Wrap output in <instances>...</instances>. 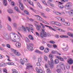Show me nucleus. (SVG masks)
<instances>
[{"label":"nucleus","instance_id":"f257e3e1","mask_svg":"<svg viewBox=\"0 0 73 73\" xmlns=\"http://www.w3.org/2000/svg\"><path fill=\"white\" fill-rule=\"evenodd\" d=\"M9 36L10 37V40L11 41H13V40L12 39L11 37H13L15 38H16L17 41H20L21 40V38H20V36L14 32L10 33Z\"/></svg>","mask_w":73,"mask_h":73},{"label":"nucleus","instance_id":"f03ea898","mask_svg":"<svg viewBox=\"0 0 73 73\" xmlns=\"http://www.w3.org/2000/svg\"><path fill=\"white\" fill-rule=\"evenodd\" d=\"M49 58L50 59L51 62L49 60L48 61V65H50V66L51 67H53V66H54V63L53 60V56L52 55V54H50L49 55Z\"/></svg>","mask_w":73,"mask_h":73},{"label":"nucleus","instance_id":"7ed1b4c3","mask_svg":"<svg viewBox=\"0 0 73 73\" xmlns=\"http://www.w3.org/2000/svg\"><path fill=\"white\" fill-rule=\"evenodd\" d=\"M34 46V45L32 43H29L27 44V48L29 51H32Z\"/></svg>","mask_w":73,"mask_h":73},{"label":"nucleus","instance_id":"20e7f679","mask_svg":"<svg viewBox=\"0 0 73 73\" xmlns=\"http://www.w3.org/2000/svg\"><path fill=\"white\" fill-rule=\"evenodd\" d=\"M42 30L43 33L42 32L40 33V36L42 38L45 37H46V32H44L45 31V29L44 28L42 29Z\"/></svg>","mask_w":73,"mask_h":73},{"label":"nucleus","instance_id":"39448f33","mask_svg":"<svg viewBox=\"0 0 73 73\" xmlns=\"http://www.w3.org/2000/svg\"><path fill=\"white\" fill-rule=\"evenodd\" d=\"M11 50L12 52L14 53L17 56H20L21 55L20 53L17 51V50H16L13 48H11Z\"/></svg>","mask_w":73,"mask_h":73},{"label":"nucleus","instance_id":"423d86ee","mask_svg":"<svg viewBox=\"0 0 73 73\" xmlns=\"http://www.w3.org/2000/svg\"><path fill=\"white\" fill-rule=\"evenodd\" d=\"M72 6V4L70 2L67 3L64 6V8L66 9H68L69 8H70Z\"/></svg>","mask_w":73,"mask_h":73},{"label":"nucleus","instance_id":"0eeeda50","mask_svg":"<svg viewBox=\"0 0 73 73\" xmlns=\"http://www.w3.org/2000/svg\"><path fill=\"white\" fill-rule=\"evenodd\" d=\"M51 23L52 25H58L59 26L61 25V23L56 21H51Z\"/></svg>","mask_w":73,"mask_h":73},{"label":"nucleus","instance_id":"6e6552de","mask_svg":"<svg viewBox=\"0 0 73 73\" xmlns=\"http://www.w3.org/2000/svg\"><path fill=\"white\" fill-rule=\"evenodd\" d=\"M26 65L27 66L26 69H33V66L31 65L30 63L26 64Z\"/></svg>","mask_w":73,"mask_h":73},{"label":"nucleus","instance_id":"1a4fd4ad","mask_svg":"<svg viewBox=\"0 0 73 73\" xmlns=\"http://www.w3.org/2000/svg\"><path fill=\"white\" fill-rule=\"evenodd\" d=\"M19 7L21 10L23 11L24 9V6H23V4L20 2H19Z\"/></svg>","mask_w":73,"mask_h":73},{"label":"nucleus","instance_id":"9d476101","mask_svg":"<svg viewBox=\"0 0 73 73\" xmlns=\"http://www.w3.org/2000/svg\"><path fill=\"white\" fill-rule=\"evenodd\" d=\"M44 26H45V27H48L49 29H50V30H52V31H54V32H56V29L50 26H48L46 25H45Z\"/></svg>","mask_w":73,"mask_h":73},{"label":"nucleus","instance_id":"9b49d317","mask_svg":"<svg viewBox=\"0 0 73 73\" xmlns=\"http://www.w3.org/2000/svg\"><path fill=\"white\" fill-rule=\"evenodd\" d=\"M58 7L62 9L64 8V6L63 5H61V4H62V3L60 2H58Z\"/></svg>","mask_w":73,"mask_h":73},{"label":"nucleus","instance_id":"f8f14e48","mask_svg":"<svg viewBox=\"0 0 73 73\" xmlns=\"http://www.w3.org/2000/svg\"><path fill=\"white\" fill-rule=\"evenodd\" d=\"M15 46L17 48H20L21 46V44L20 42H17L15 44Z\"/></svg>","mask_w":73,"mask_h":73},{"label":"nucleus","instance_id":"ddd939ff","mask_svg":"<svg viewBox=\"0 0 73 73\" xmlns=\"http://www.w3.org/2000/svg\"><path fill=\"white\" fill-rule=\"evenodd\" d=\"M69 48V47H68V45L66 44V47L64 48H62L63 50L64 51H67L68 50Z\"/></svg>","mask_w":73,"mask_h":73},{"label":"nucleus","instance_id":"4468645a","mask_svg":"<svg viewBox=\"0 0 73 73\" xmlns=\"http://www.w3.org/2000/svg\"><path fill=\"white\" fill-rule=\"evenodd\" d=\"M35 16L37 17V19L39 21H42V19L41 18V17L39 16L38 15H35Z\"/></svg>","mask_w":73,"mask_h":73},{"label":"nucleus","instance_id":"2eb2a0df","mask_svg":"<svg viewBox=\"0 0 73 73\" xmlns=\"http://www.w3.org/2000/svg\"><path fill=\"white\" fill-rule=\"evenodd\" d=\"M26 28L28 32H29L30 31L29 29L31 30V31H34V29L32 27H27Z\"/></svg>","mask_w":73,"mask_h":73},{"label":"nucleus","instance_id":"dca6fc26","mask_svg":"<svg viewBox=\"0 0 73 73\" xmlns=\"http://www.w3.org/2000/svg\"><path fill=\"white\" fill-rule=\"evenodd\" d=\"M68 62L70 64H72L73 63V60L71 58L69 59L68 60Z\"/></svg>","mask_w":73,"mask_h":73},{"label":"nucleus","instance_id":"f3484780","mask_svg":"<svg viewBox=\"0 0 73 73\" xmlns=\"http://www.w3.org/2000/svg\"><path fill=\"white\" fill-rule=\"evenodd\" d=\"M69 14L70 16H73V10H71L69 12Z\"/></svg>","mask_w":73,"mask_h":73},{"label":"nucleus","instance_id":"a211bd4d","mask_svg":"<svg viewBox=\"0 0 73 73\" xmlns=\"http://www.w3.org/2000/svg\"><path fill=\"white\" fill-rule=\"evenodd\" d=\"M3 36L5 37L6 39H8L9 38V36H8V34L7 33H5L3 34Z\"/></svg>","mask_w":73,"mask_h":73},{"label":"nucleus","instance_id":"6ab92c4d","mask_svg":"<svg viewBox=\"0 0 73 73\" xmlns=\"http://www.w3.org/2000/svg\"><path fill=\"white\" fill-rule=\"evenodd\" d=\"M35 52L36 53H38V54H43V52H42L38 50H36L35 51Z\"/></svg>","mask_w":73,"mask_h":73},{"label":"nucleus","instance_id":"aec40b11","mask_svg":"<svg viewBox=\"0 0 73 73\" xmlns=\"http://www.w3.org/2000/svg\"><path fill=\"white\" fill-rule=\"evenodd\" d=\"M56 58H58V59L60 61H64V59H63L60 56H57Z\"/></svg>","mask_w":73,"mask_h":73},{"label":"nucleus","instance_id":"412c9836","mask_svg":"<svg viewBox=\"0 0 73 73\" xmlns=\"http://www.w3.org/2000/svg\"><path fill=\"white\" fill-rule=\"evenodd\" d=\"M7 66V64L4 63H1L0 64V66L3 67V66L5 67V66Z\"/></svg>","mask_w":73,"mask_h":73},{"label":"nucleus","instance_id":"4be33fe9","mask_svg":"<svg viewBox=\"0 0 73 73\" xmlns=\"http://www.w3.org/2000/svg\"><path fill=\"white\" fill-rule=\"evenodd\" d=\"M6 64L9 65H15L14 63L12 62H7Z\"/></svg>","mask_w":73,"mask_h":73},{"label":"nucleus","instance_id":"5701e85b","mask_svg":"<svg viewBox=\"0 0 73 73\" xmlns=\"http://www.w3.org/2000/svg\"><path fill=\"white\" fill-rule=\"evenodd\" d=\"M56 18L58 20H60V21H64V19L60 18V17H56Z\"/></svg>","mask_w":73,"mask_h":73},{"label":"nucleus","instance_id":"b1692460","mask_svg":"<svg viewBox=\"0 0 73 73\" xmlns=\"http://www.w3.org/2000/svg\"><path fill=\"white\" fill-rule=\"evenodd\" d=\"M7 29L8 31H11L12 30V29L11 28V26L9 25H7Z\"/></svg>","mask_w":73,"mask_h":73},{"label":"nucleus","instance_id":"393cba45","mask_svg":"<svg viewBox=\"0 0 73 73\" xmlns=\"http://www.w3.org/2000/svg\"><path fill=\"white\" fill-rule=\"evenodd\" d=\"M49 52V48H46L44 50L45 53H48Z\"/></svg>","mask_w":73,"mask_h":73},{"label":"nucleus","instance_id":"a878e982","mask_svg":"<svg viewBox=\"0 0 73 73\" xmlns=\"http://www.w3.org/2000/svg\"><path fill=\"white\" fill-rule=\"evenodd\" d=\"M53 12L55 14H56V15H60L61 14V13L56 11H53Z\"/></svg>","mask_w":73,"mask_h":73},{"label":"nucleus","instance_id":"bb28decb","mask_svg":"<svg viewBox=\"0 0 73 73\" xmlns=\"http://www.w3.org/2000/svg\"><path fill=\"white\" fill-rule=\"evenodd\" d=\"M42 23H44V24H46L47 25H49V23H48L45 20H42Z\"/></svg>","mask_w":73,"mask_h":73},{"label":"nucleus","instance_id":"cd10ccee","mask_svg":"<svg viewBox=\"0 0 73 73\" xmlns=\"http://www.w3.org/2000/svg\"><path fill=\"white\" fill-rule=\"evenodd\" d=\"M3 1L4 6H7V0H3Z\"/></svg>","mask_w":73,"mask_h":73},{"label":"nucleus","instance_id":"c85d7f7f","mask_svg":"<svg viewBox=\"0 0 73 73\" xmlns=\"http://www.w3.org/2000/svg\"><path fill=\"white\" fill-rule=\"evenodd\" d=\"M29 37L30 40H33V36H32V35H29Z\"/></svg>","mask_w":73,"mask_h":73},{"label":"nucleus","instance_id":"c756f323","mask_svg":"<svg viewBox=\"0 0 73 73\" xmlns=\"http://www.w3.org/2000/svg\"><path fill=\"white\" fill-rule=\"evenodd\" d=\"M41 27V26L40 25H38L36 26V29L38 31H39L40 30V28Z\"/></svg>","mask_w":73,"mask_h":73},{"label":"nucleus","instance_id":"7c9ffc66","mask_svg":"<svg viewBox=\"0 0 73 73\" xmlns=\"http://www.w3.org/2000/svg\"><path fill=\"white\" fill-rule=\"evenodd\" d=\"M48 65H49V66H50L51 68H53V67H51L50 66V65L48 64H48H45V68H46V69H48V68H49V66H48Z\"/></svg>","mask_w":73,"mask_h":73},{"label":"nucleus","instance_id":"2f4dec72","mask_svg":"<svg viewBox=\"0 0 73 73\" xmlns=\"http://www.w3.org/2000/svg\"><path fill=\"white\" fill-rule=\"evenodd\" d=\"M15 9L17 12H18L19 13H21V12H20V11L19 10V9H18V8H17V7H15Z\"/></svg>","mask_w":73,"mask_h":73},{"label":"nucleus","instance_id":"473e14b6","mask_svg":"<svg viewBox=\"0 0 73 73\" xmlns=\"http://www.w3.org/2000/svg\"><path fill=\"white\" fill-rule=\"evenodd\" d=\"M27 1L29 4L30 5H33V2L31 1L30 0H27Z\"/></svg>","mask_w":73,"mask_h":73},{"label":"nucleus","instance_id":"72a5a7b5","mask_svg":"<svg viewBox=\"0 0 73 73\" xmlns=\"http://www.w3.org/2000/svg\"><path fill=\"white\" fill-rule=\"evenodd\" d=\"M44 61H48V58L46 56L44 55Z\"/></svg>","mask_w":73,"mask_h":73},{"label":"nucleus","instance_id":"f704fd0d","mask_svg":"<svg viewBox=\"0 0 73 73\" xmlns=\"http://www.w3.org/2000/svg\"><path fill=\"white\" fill-rule=\"evenodd\" d=\"M7 12L9 13H13V10L11 9H8L7 10Z\"/></svg>","mask_w":73,"mask_h":73},{"label":"nucleus","instance_id":"c9c22d12","mask_svg":"<svg viewBox=\"0 0 73 73\" xmlns=\"http://www.w3.org/2000/svg\"><path fill=\"white\" fill-rule=\"evenodd\" d=\"M20 62L21 63L22 65H23V64H24L25 62L24 60H23V59H21L20 60Z\"/></svg>","mask_w":73,"mask_h":73},{"label":"nucleus","instance_id":"e433bc0d","mask_svg":"<svg viewBox=\"0 0 73 73\" xmlns=\"http://www.w3.org/2000/svg\"><path fill=\"white\" fill-rule=\"evenodd\" d=\"M59 63V60L58 59H56L54 60V63L55 64H58Z\"/></svg>","mask_w":73,"mask_h":73},{"label":"nucleus","instance_id":"4c0bfd02","mask_svg":"<svg viewBox=\"0 0 73 73\" xmlns=\"http://www.w3.org/2000/svg\"><path fill=\"white\" fill-rule=\"evenodd\" d=\"M57 30L58 31H59L60 32H65V31L59 28H58Z\"/></svg>","mask_w":73,"mask_h":73},{"label":"nucleus","instance_id":"58836bf2","mask_svg":"<svg viewBox=\"0 0 73 73\" xmlns=\"http://www.w3.org/2000/svg\"><path fill=\"white\" fill-rule=\"evenodd\" d=\"M7 20L9 21V22H11L12 21V19H11V18L9 16H8L7 17Z\"/></svg>","mask_w":73,"mask_h":73},{"label":"nucleus","instance_id":"ea45409f","mask_svg":"<svg viewBox=\"0 0 73 73\" xmlns=\"http://www.w3.org/2000/svg\"><path fill=\"white\" fill-rule=\"evenodd\" d=\"M23 60L24 61V62H28V59L26 58H24L23 59Z\"/></svg>","mask_w":73,"mask_h":73},{"label":"nucleus","instance_id":"a19ab883","mask_svg":"<svg viewBox=\"0 0 73 73\" xmlns=\"http://www.w3.org/2000/svg\"><path fill=\"white\" fill-rule=\"evenodd\" d=\"M12 71L13 72L12 73H17V70L15 69H12Z\"/></svg>","mask_w":73,"mask_h":73},{"label":"nucleus","instance_id":"79ce46f5","mask_svg":"<svg viewBox=\"0 0 73 73\" xmlns=\"http://www.w3.org/2000/svg\"><path fill=\"white\" fill-rule=\"evenodd\" d=\"M66 66L67 69H69V68H70V66L69 65V64H66Z\"/></svg>","mask_w":73,"mask_h":73},{"label":"nucleus","instance_id":"37998d69","mask_svg":"<svg viewBox=\"0 0 73 73\" xmlns=\"http://www.w3.org/2000/svg\"><path fill=\"white\" fill-rule=\"evenodd\" d=\"M46 72L48 73H51V71L50 70L49 68H47V69Z\"/></svg>","mask_w":73,"mask_h":73},{"label":"nucleus","instance_id":"c03bdc74","mask_svg":"<svg viewBox=\"0 0 73 73\" xmlns=\"http://www.w3.org/2000/svg\"><path fill=\"white\" fill-rule=\"evenodd\" d=\"M37 72H39L40 73H43V71L41 69H39L38 71L37 70Z\"/></svg>","mask_w":73,"mask_h":73},{"label":"nucleus","instance_id":"a18cd8bd","mask_svg":"<svg viewBox=\"0 0 73 73\" xmlns=\"http://www.w3.org/2000/svg\"><path fill=\"white\" fill-rule=\"evenodd\" d=\"M37 5L38 7L40 8H41L42 9V6L40 4V3H39V2L38 3Z\"/></svg>","mask_w":73,"mask_h":73},{"label":"nucleus","instance_id":"49530a36","mask_svg":"<svg viewBox=\"0 0 73 73\" xmlns=\"http://www.w3.org/2000/svg\"><path fill=\"white\" fill-rule=\"evenodd\" d=\"M24 12L27 15H29V13L27 10H25Z\"/></svg>","mask_w":73,"mask_h":73},{"label":"nucleus","instance_id":"de8ad7c7","mask_svg":"<svg viewBox=\"0 0 73 73\" xmlns=\"http://www.w3.org/2000/svg\"><path fill=\"white\" fill-rule=\"evenodd\" d=\"M51 53L52 54H57V52L56 51L53 50L52 51Z\"/></svg>","mask_w":73,"mask_h":73},{"label":"nucleus","instance_id":"09e8293b","mask_svg":"<svg viewBox=\"0 0 73 73\" xmlns=\"http://www.w3.org/2000/svg\"><path fill=\"white\" fill-rule=\"evenodd\" d=\"M42 2L43 4H44V5H47V4H46V2H45V1L44 0H42Z\"/></svg>","mask_w":73,"mask_h":73},{"label":"nucleus","instance_id":"8fccbe9b","mask_svg":"<svg viewBox=\"0 0 73 73\" xmlns=\"http://www.w3.org/2000/svg\"><path fill=\"white\" fill-rule=\"evenodd\" d=\"M23 27H19L18 28V30L19 31H23Z\"/></svg>","mask_w":73,"mask_h":73},{"label":"nucleus","instance_id":"3c124183","mask_svg":"<svg viewBox=\"0 0 73 73\" xmlns=\"http://www.w3.org/2000/svg\"><path fill=\"white\" fill-rule=\"evenodd\" d=\"M3 72H4V73H8V72H7V70L5 68H3Z\"/></svg>","mask_w":73,"mask_h":73},{"label":"nucleus","instance_id":"603ef678","mask_svg":"<svg viewBox=\"0 0 73 73\" xmlns=\"http://www.w3.org/2000/svg\"><path fill=\"white\" fill-rule=\"evenodd\" d=\"M40 49L41 50H43L44 49V47L43 46H41L40 47Z\"/></svg>","mask_w":73,"mask_h":73},{"label":"nucleus","instance_id":"864d4df0","mask_svg":"<svg viewBox=\"0 0 73 73\" xmlns=\"http://www.w3.org/2000/svg\"><path fill=\"white\" fill-rule=\"evenodd\" d=\"M70 25V23L69 22H66L65 25H68L69 26Z\"/></svg>","mask_w":73,"mask_h":73},{"label":"nucleus","instance_id":"5fc2aeb1","mask_svg":"<svg viewBox=\"0 0 73 73\" xmlns=\"http://www.w3.org/2000/svg\"><path fill=\"white\" fill-rule=\"evenodd\" d=\"M53 46L54 48H57V46L55 44H53Z\"/></svg>","mask_w":73,"mask_h":73},{"label":"nucleus","instance_id":"6e6d98bb","mask_svg":"<svg viewBox=\"0 0 73 73\" xmlns=\"http://www.w3.org/2000/svg\"><path fill=\"white\" fill-rule=\"evenodd\" d=\"M47 46L48 47H49V48H51L52 47V45H50L49 44H47Z\"/></svg>","mask_w":73,"mask_h":73},{"label":"nucleus","instance_id":"4d7b16f0","mask_svg":"<svg viewBox=\"0 0 73 73\" xmlns=\"http://www.w3.org/2000/svg\"><path fill=\"white\" fill-rule=\"evenodd\" d=\"M52 27H53L55 29H56V30H57L58 28V27H57L56 26H52Z\"/></svg>","mask_w":73,"mask_h":73},{"label":"nucleus","instance_id":"13d9d810","mask_svg":"<svg viewBox=\"0 0 73 73\" xmlns=\"http://www.w3.org/2000/svg\"><path fill=\"white\" fill-rule=\"evenodd\" d=\"M23 29V30L25 32H27V30H26V29L25 28V27H24L23 26H22Z\"/></svg>","mask_w":73,"mask_h":73},{"label":"nucleus","instance_id":"bf43d9fd","mask_svg":"<svg viewBox=\"0 0 73 73\" xmlns=\"http://www.w3.org/2000/svg\"><path fill=\"white\" fill-rule=\"evenodd\" d=\"M40 24L42 26L43 28H45V26H44V25L42 24V23H40Z\"/></svg>","mask_w":73,"mask_h":73},{"label":"nucleus","instance_id":"052dcab7","mask_svg":"<svg viewBox=\"0 0 73 73\" xmlns=\"http://www.w3.org/2000/svg\"><path fill=\"white\" fill-rule=\"evenodd\" d=\"M14 27H16L17 26V24L16 23H14L13 24Z\"/></svg>","mask_w":73,"mask_h":73},{"label":"nucleus","instance_id":"680f3d73","mask_svg":"<svg viewBox=\"0 0 73 73\" xmlns=\"http://www.w3.org/2000/svg\"><path fill=\"white\" fill-rule=\"evenodd\" d=\"M6 46L7 47V48H10L11 47V46H10V45L8 44H7L6 45Z\"/></svg>","mask_w":73,"mask_h":73},{"label":"nucleus","instance_id":"e2e57ef3","mask_svg":"<svg viewBox=\"0 0 73 73\" xmlns=\"http://www.w3.org/2000/svg\"><path fill=\"white\" fill-rule=\"evenodd\" d=\"M25 39L26 41L27 42H30V40H29L28 38H26Z\"/></svg>","mask_w":73,"mask_h":73},{"label":"nucleus","instance_id":"0e129e2a","mask_svg":"<svg viewBox=\"0 0 73 73\" xmlns=\"http://www.w3.org/2000/svg\"><path fill=\"white\" fill-rule=\"evenodd\" d=\"M57 72L58 73H61V70L58 69L57 70Z\"/></svg>","mask_w":73,"mask_h":73},{"label":"nucleus","instance_id":"69168bd1","mask_svg":"<svg viewBox=\"0 0 73 73\" xmlns=\"http://www.w3.org/2000/svg\"><path fill=\"white\" fill-rule=\"evenodd\" d=\"M38 61L39 62H41V58H38Z\"/></svg>","mask_w":73,"mask_h":73},{"label":"nucleus","instance_id":"338daca9","mask_svg":"<svg viewBox=\"0 0 73 73\" xmlns=\"http://www.w3.org/2000/svg\"><path fill=\"white\" fill-rule=\"evenodd\" d=\"M72 33L70 32H68L67 33V35H68V36H70L72 34Z\"/></svg>","mask_w":73,"mask_h":73},{"label":"nucleus","instance_id":"774afa93","mask_svg":"<svg viewBox=\"0 0 73 73\" xmlns=\"http://www.w3.org/2000/svg\"><path fill=\"white\" fill-rule=\"evenodd\" d=\"M11 5L13 6H15V2H11Z\"/></svg>","mask_w":73,"mask_h":73}]
</instances>
